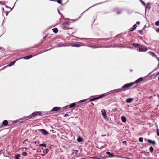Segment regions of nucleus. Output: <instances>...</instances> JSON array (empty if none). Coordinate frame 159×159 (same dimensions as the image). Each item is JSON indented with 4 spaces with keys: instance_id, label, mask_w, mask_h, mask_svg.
Returning a JSON list of instances; mask_svg holds the SVG:
<instances>
[{
    "instance_id": "obj_1",
    "label": "nucleus",
    "mask_w": 159,
    "mask_h": 159,
    "mask_svg": "<svg viewBox=\"0 0 159 159\" xmlns=\"http://www.w3.org/2000/svg\"><path fill=\"white\" fill-rule=\"evenodd\" d=\"M134 85V83H127L124 85L120 88H119L120 92L124 91L127 89V88Z\"/></svg>"
},
{
    "instance_id": "obj_2",
    "label": "nucleus",
    "mask_w": 159,
    "mask_h": 159,
    "mask_svg": "<svg viewBox=\"0 0 159 159\" xmlns=\"http://www.w3.org/2000/svg\"><path fill=\"white\" fill-rule=\"evenodd\" d=\"M41 114V112L40 111L34 112L30 115L28 116L25 117L26 118H28L29 119H31L33 118V117L37 115H39Z\"/></svg>"
},
{
    "instance_id": "obj_3",
    "label": "nucleus",
    "mask_w": 159,
    "mask_h": 159,
    "mask_svg": "<svg viewBox=\"0 0 159 159\" xmlns=\"http://www.w3.org/2000/svg\"><path fill=\"white\" fill-rule=\"evenodd\" d=\"M107 94V93H104V94H102L99 95L98 96V97H95V98L91 99H90V102H92V101H95L96 100L99 99L106 96V95Z\"/></svg>"
},
{
    "instance_id": "obj_4",
    "label": "nucleus",
    "mask_w": 159,
    "mask_h": 159,
    "mask_svg": "<svg viewBox=\"0 0 159 159\" xmlns=\"http://www.w3.org/2000/svg\"><path fill=\"white\" fill-rule=\"evenodd\" d=\"M76 104V102L75 103H73L70 104L69 105H66L63 108V109H66L68 108H71L75 107Z\"/></svg>"
},
{
    "instance_id": "obj_5",
    "label": "nucleus",
    "mask_w": 159,
    "mask_h": 159,
    "mask_svg": "<svg viewBox=\"0 0 159 159\" xmlns=\"http://www.w3.org/2000/svg\"><path fill=\"white\" fill-rule=\"evenodd\" d=\"M118 92H120L119 89H116L113 90H112L106 93H107V94L106 95V96H107V95L109 94L110 93H114Z\"/></svg>"
},
{
    "instance_id": "obj_6",
    "label": "nucleus",
    "mask_w": 159,
    "mask_h": 159,
    "mask_svg": "<svg viewBox=\"0 0 159 159\" xmlns=\"http://www.w3.org/2000/svg\"><path fill=\"white\" fill-rule=\"evenodd\" d=\"M140 23V22L139 21H137L136 23L133 25L132 27L130 28L129 29L130 31H133L137 27V24L139 25V24Z\"/></svg>"
},
{
    "instance_id": "obj_7",
    "label": "nucleus",
    "mask_w": 159,
    "mask_h": 159,
    "mask_svg": "<svg viewBox=\"0 0 159 159\" xmlns=\"http://www.w3.org/2000/svg\"><path fill=\"white\" fill-rule=\"evenodd\" d=\"M39 131L42 132V133L45 135L48 134V133L44 129H39Z\"/></svg>"
},
{
    "instance_id": "obj_8",
    "label": "nucleus",
    "mask_w": 159,
    "mask_h": 159,
    "mask_svg": "<svg viewBox=\"0 0 159 159\" xmlns=\"http://www.w3.org/2000/svg\"><path fill=\"white\" fill-rule=\"evenodd\" d=\"M101 112L102 113V116H103V117L104 119L107 118V115H106V111H105V110H104V109H102L101 110Z\"/></svg>"
},
{
    "instance_id": "obj_9",
    "label": "nucleus",
    "mask_w": 159,
    "mask_h": 159,
    "mask_svg": "<svg viewBox=\"0 0 159 159\" xmlns=\"http://www.w3.org/2000/svg\"><path fill=\"white\" fill-rule=\"evenodd\" d=\"M143 80V78L142 77H140V78H138L134 82H131L132 83H134V85L136 83H139L141 81H142Z\"/></svg>"
},
{
    "instance_id": "obj_10",
    "label": "nucleus",
    "mask_w": 159,
    "mask_h": 159,
    "mask_svg": "<svg viewBox=\"0 0 159 159\" xmlns=\"http://www.w3.org/2000/svg\"><path fill=\"white\" fill-rule=\"evenodd\" d=\"M106 153L108 155V156L106 157L107 158H112L114 157L113 154V153H110L109 152H107Z\"/></svg>"
},
{
    "instance_id": "obj_11",
    "label": "nucleus",
    "mask_w": 159,
    "mask_h": 159,
    "mask_svg": "<svg viewBox=\"0 0 159 159\" xmlns=\"http://www.w3.org/2000/svg\"><path fill=\"white\" fill-rule=\"evenodd\" d=\"M60 108L58 107H55L49 111L48 112L50 113L51 112L57 111Z\"/></svg>"
},
{
    "instance_id": "obj_12",
    "label": "nucleus",
    "mask_w": 159,
    "mask_h": 159,
    "mask_svg": "<svg viewBox=\"0 0 159 159\" xmlns=\"http://www.w3.org/2000/svg\"><path fill=\"white\" fill-rule=\"evenodd\" d=\"M145 140V141H147L148 143L150 144H152L153 145L156 144V142L155 141H152L150 139H146Z\"/></svg>"
},
{
    "instance_id": "obj_13",
    "label": "nucleus",
    "mask_w": 159,
    "mask_h": 159,
    "mask_svg": "<svg viewBox=\"0 0 159 159\" xmlns=\"http://www.w3.org/2000/svg\"><path fill=\"white\" fill-rule=\"evenodd\" d=\"M147 51V49L146 48H139L138 50V51L139 52H145Z\"/></svg>"
},
{
    "instance_id": "obj_14",
    "label": "nucleus",
    "mask_w": 159,
    "mask_h": 159,
    "mask_svg": "<svg viewBox=\"0 0 159 159\" xmlns=\"http://www.w3.org/2000/svg\"><path fill=\"white\" fill-rule=\"evenodd\" d=\"M60 16H61V17L60 18V20H61V19H62L63 18H64L65 20H66V19H67V18H64L63 15L62 14H61V13H60ZM68 20H77V19L76 18L75 19H68Z\"/></svg>"
},
{
    "instance_id": "obj_15",
    "label": "nucleus",
    "mask_w": 159,
    "mask_h": 159,
    "mask_svg": "<svg viewBox=\"0 0 159 159\" xmlns=\"http://www.w3.org/2000/svg\"><path fill=\"white\" fill-rule=\"evenodd\" d=\"M68 0H60V4L63 5L65 4L67 2Z\"/></svg>"
},
{
    "instance_id": "obj_16",
    "label": "nucleus",
    "mask_w": 159,
    "mask_h": 159,
    "mask_svg": "<svg viewBox=\"0 0 159 159\" xmlns=\"http://www.w3.org/2000/svg\"><path fill=\"white\" fill-rule=\"evenodd\" d=\"M108 0H106L105 1H104V2H100V3H97V4H96L93 5L92 6L90 7H89V8H88V9H89L90 8H91L96 6V5H99V4H102V3H104L105 2H108Z\"/></svg>"
},
{
    "instance_id": "obj_17",
    "label": "nucleus",
    "mask_w": 159,
    "mask_h": 159,
    "mask_svg": "<svg viewBox=\"0 0 159 159\" xmlns=\"http://www.w3.org/2000/svg\"><path fill=\"white\" fill-rule=\"evenodd\" d=\"M131 45L136 48H138L140 46V44L136 43H133Z\"/></svg>"
},
{
    "instance_id": "obj_18",
    "label": "nucleus",
    "mask_w": 159,
    "mask_h": 159,
    "mask_svg": "<svg viewBox=\"0 0 159 159\" xmlns=\"http://www.w3.org/2000/svg\"><path fill=\"white\" fill-rule=\"evenodd\" d=\"M133 100L132 98H129L126 100V102L127 103H131Z\"/></svg>"
},
{
    "instance_id": "obj_19",
    "label": "nucleus",
    "mask_w": 159,
    "mask_h": 159,
    "mask_svg": "<svg viewBox=\"0 0 159 159\" xmlns=\"http://www.w3.org/2000/svg\"><path fill=\"white\" fill-rule=\"evenodd\" d=\"M122 121L123 122H125L126 121V119L125 117L124 116H122L121 117Z\"/></svg>"
},
{
    "instance_id": "obj_20",
    "label": "nucleus",
    "mask_w": 159,
    "mask_h": 159,
    "mask_svg": "<svg viewBox=\"0 0 159 159\" xmlns=\"http://www.w3.org/2000/svg\"><path fill=\"white\" fill-rule=\"evenodd\" d=\"M16 61H13L11 62L8 65H7V66L8 67H10L14 65V64L15 63Z\"/></svg>"
},
{
    "instance_id": "obj_21",
    "label": "nucleus",
    "mask_w": 159,
    "mask_h": 159,
    "mask_svg": "<svg viewBox=\"0 0 159 159\" xmlns=\"http://www.w3.org/2000/svg\"><path fill=\"white\" fill-rule=\"evenodd\" d=\"M8 124V122L7 120H4L2 123V124L5 126H6Z\"/></svg>"
},
{
    "instance_id": "obj_22",
    "label": "nucleus",
    "mask_w": 159,
    "mask_h": 159,
    "mask_svg": "<svg viewBox=\"0 0 159 159\" xmlns=\"http://www.w3.org/2000/svg\"><path fill=\"white\" fill-rule=\"evenodd\" d=\"M69 22L68 21H66L65 23H64L63 24V26H65V27H67L69 25Z\"/></svg>"
},
{
    "instance_id": "obj_23",
    "label": "nucleus",
    "mask_w": 159,
    "mask_h": 159,
    "mask_svg": "<svg viewBox=\"0 0 159 159\" xmlns=\"http://www.w3.org/2000/svg\"><path fill=\"white\" fill-rule=\"evenodd\" d=\"M111 38H100L99 39V40H104L105 41H106L107 40H108L110 39Z\"/></svg>"
},
{
    "instance_id": "obj_24",
    "label": "nucleus",
    "mask_w": 159,
    "mask_h": 159,
    "mask_svg": "<svg viewBox=\"0 0 159 159\" xmlns=\"http://www.w3.org/2000/svg\"><path fill=\"white\" fill-rule=\"evenodd\" d=\"M52 30L53 31V32L55 33H56L58 32V29L57 28H54L52 29Z\"/></svg>"
},
{
    "instance_id": "obj_25",
    "label": "nucleus",
    "mask_w": 159,
    "mask_h": 159,
    "mask_svg": "<svg viewBox=\"0 0 159 159\" xmlns=\"http://www.w3.org/2000/svg\"><path fill=\"white\" fill-rule=\"evenodd\" d=\"M77 141L79 142H80L83 141L82 138L80 137H79L77 139Z\"/></svg>"
},
{
    "instance_id": "obj_26",
    "label": "nucleus",
    "mask_w": 159,
    "mask_h": 159,
    "mask_svg": "<svg viewBox=\"0 0 159 159\" xmlns=\"http://www.w3.org/2000/svg\"><path fill=\"white\" fill-rule=\"evenodd\" d=\"M85 45H82L81 46H84ZM71 47H80L81 45L76 44H73L71 45Z\"/></svg>"
},
{
    "instance_id": "obj_27",
    "label": "nucleus",
    "mask_w": 159,
    "mask_h": 159,
    "mask_svg": "<svg viewBox=\"0 0 159 159\" xmlns=\"http://www.w3.org/2000/svg\"><path fill=\"white\" fill-rule=\"evenodd\" d=\"M20 157V154H17L16 155L15 157V159H19Z\"/></svg>"
},
{
    "instance_id": "obj_28",
    "label": "nucleus",
    "mask_w": 159,
    "mask_h": 159,
    "mask_svg": "<svg viewBox=\"0 0 159 159\" xmlns=\"http://www.w3.org/2000/svg\"><path fill=\"white\" fill-rule=\"evenodd\" d=\"M145 28H146V25H145L144 27H143V28L142 30H139L138 32L139 33H140L141 34H142L143 30Z\"/></svg>"
},
{
    "instance_id": "obj_29",
    "label": "nucleus",
    "mask_w": 159,
    "mask_h": 159,
    "mask_svg": "<svg viewBox=\"0 0 159 159\" xmlns=\"http://www.w3.org/2000/svg\"><path fill=\"white\" fill-rule=\"evenodd\" d=\"M5 51V49L2 48L0 47V52H3Z\"/></svg>"
},
{
    "instance_id": "obj_30",
    "label": "nucleus",
    "mask_w": 159,
    "mask_h": 159,
    "mask_svg": "<svg viewBox=\"0 0 159 159\" xmlns=\"http://www.w3.org/2000/svg\"><path fill=\"white\" fill-rule=\"evenodd\" d=\"M86 100L85 99L81 100L79 102H77L76 103H77V104H79L80 103H81L82 102H85L86 101Z\"/></svg>"
},
{
    "instance_id": "obj_31",
    "label": "nucleus",
    "mask_w": 159,
    "mask_h": 159,
    "mask_svg": "<svg viewBox=\"0 0 159 159\" xmlns=\"http://www.w3.org/2000/svg\"><path fill=\"white\" fill-rule=\"evenodd\" d=\"M153 150H154V148L153 147H150L149 148V151L151 153H152L153 152Z\"/></svg>"
},
{
    "instance_id": "obj_32",
    "label": "nucleus",
    "mask_w": 159,
    "mask_h": 159,
    "mask_svg": "<svg viewBox=\"0 0 159 159\" xmlns=\"http://www.w3.org/2000/svg\"><path fill=\"white\" fill-rule=\"evenodd\" d=\"M29 56H26L25 57H24L23 59H29L32 57V56H30V57H28Z\"/></svg>"
},
{
    "instance_id": "obj_33",
    "label": "nucleus",
    "mask_w": 159,
    "mask_h": 159,
    "mask_svg": "<svg viewBox=\"0 0 159 159\" xmlns=\"http://www.w3.org/2000/svg\"><path fill=\"white\" fill-rule=\"evenodd\" d=\"M123 10H120L117 12V14L119 15L121 14L123 12Z\"/></svg>"
},
{
    "instance_id": "obj_34",
    "label": "nucleus",
    "mask_w": 159,
    "mask_h": 159,
    "mask_svg": "<svg viewBox=\"0 0 159 159\" xmlns=\"http://www.w3.org/2000/svg\"><path fill=\"white\" fill-rule=\"evenodd\" d=\"M150 54L152 56L155 57L156 58V57H157V55H156V54L154 53H153V52H150Z\"/></svg>"
},
{
    "instance_id": "obj_35",
    "label": "nucleus",
    "mask_w": 159,
    "mask_h": 159,
    "mask_svg": "<svg viewBox=\"0 0 159 159\" xmlns=\"http://www.w3.org/2000/svg\"><path fill=\"white\" fill-rule=\"evenodd\" d=\"M159 68V64H158V65L153 70V71H155L157 69Z\"/></svg>"
},
{
    "instance_id": "obj_36",
    "label": "nucleus",
    "mask_w": 159,
    "mask_h": 159,
    "mask_svg": "<svg viewBox=\"0 0 159 159\" xmlns=\"http://www.w3.org/2000/svg\"><path fill=\"white\" fill-rule=\"evenodd\" d=\"M138 140L140 142H143V138L142 137H140Z\"/></svg>"
},
{
    "instance_id": "obj_37",
    "label": "nucleus",
    "mask_w": 159,
    "mask_h": 159,
    "mask_svg": "<svg viewBox=\"0 0 159 159\" xmlns=\"http://www.w3.org/2000/svg\"><path fill=\"white\" fill-rule=\"evenodd\" d=\"M139 0L140 1V2H141V4H142L143 5H144V6H145L146 4H145V3L144 2H143V1L142 0Z\"/></svg>"
},
{
    "instance_id": "obj_38",
    "label": "nucleus",
    "mask_w": 159,
    "mask_h": 159,
    "mask_svg": "<svg viewBox=\"0 0 159 159\" xmlns=\"http://www.w3.org/2000/svg\"><path fill=\"white\" fill-rule=\"evenodd\" d=\"M77 38H78L79 39H77V40H82L83 39H85V40L89 39H88V38H78V37H77Z\"/></svg>"
},
{
    "instance_id": "obj_39",
    "label": "nucleus",
    "mask_w": 159,
    "mask_h": 159,
    "mask_svg": "<svg viewBox=\"0 0 159 159\" xmlns=\"http://www.w3.org/2000/svg\"><path fill=\"white\" fill-rule=\"evenodd\" d=\"M157 134L158 136H159V130L158 129H156Z\"/></svg>"
},
{
    "instance_id": "obj_40",
    "label": "nucleus",
    "mask_w": 159,
    "mask_h": 159,
    "mask_svg": "<svg viewBox=\"0 0 159 159\" xmlns=\"http://www.w3.org/2000/svg\"><path fill=\"white\" fill-rule=\"evenodd\" d=\"M155 24L157 26H159V20H157L156 21L155 23Z\"/></svg>"
},
{
    "instance_id": "obj_41",
    "label": "nucleus",
    "mask_w": 159,
    "mask_h": 159,
    "mask_svg": "<svg viewBox=\"0 0 159 159\" xmlns=\"http://www.w3.org/2000/svg\"><path fill=\"white\" fill-rule=\"evenodd\" d=\"M22 155L24 156H26L27 155V153L26 152H24L22 153Z\"/></svg>"
},
{
    "instance_id": "obj_42",
    "label": "nucleus",
    "mask_w": 159,
    "mask_h": 159,
    "mask_svg": "<svg viewBox=\"0 0 159 159\" xmlns=\"http://www.w3.org/2000/svg\"><path fill=\"white\" fill-rule=\"evenodd\" d=\"M48 152V150L47 149H46L45 150H44L43 151V153H47Z\"/></svg>"
},
{
    "instance_id": "obj_43",
    "label": "nucleus",
    "mask_w": 159,
    "mask_h": 159,
    "mask_svg": "<svg viewBox=\"0 0 159 159\" xmlns=\"http://www.w3.org/2000/svg\"><path fill=\"white\" fill-rule=\"evenodd\" d=\"M8 66H4L3 68H2V69H1L0 70H2L4 69H5Z\"/></svg>"
},
{
    "instance_id": "obj_44",
    "label": "nucleus",
    "mask_w": 159,
    "mask_h": 159,
    "mask_svg": "<svg viewBox=\"0 0 159 159\" xmlns=\"http://www.w3.org/2000/svg\"><path fill=\"white\" fill-rule=\"evenodd\" d=\"M40 146H41L44 147H46V144H40Z\"/></svg>"
},
{
    "instance_id": "obj_45",
    "label": "nucleus",
    "mask_w": 159,
    "mask_h": 159,
    "mask_svg": "<svg viewBox=\"0 0 159 159\" xmlns=\"http://www.w3.org/2000/svg\"><path fill=\"white\" fill-rule=\"evenodd\" d=\"M78 150H74L73 151V152L75 154H77L78 153Z\"/></svg>"
},
{
    "instance_id": "obj_46",
    "label": "nucleus",
    "mask_w": 159,
    "mask_h": 159,
    "mask_svg": "<svg viewBox=\"0 0 159 159\" xmlns=\"http://www.w3.org/2000/svg\"><path fill=\"white\" fill-rule=\"evenodd\" d=\"M156 32L159 33V28L157 29H156Z\"/></svg>"
},
{
    "instance_id": "obj_47",
    "label": "nucleus",
    "mask_w": 159,
    "mask_h": 159,
    "mask_svg": "<svg viewBox=\"0 0 159 159\" xmlns=\"http://www.w3.org/2000/svg\"><path fill=\"white\" fill-rule=\"evenodd\" d=\"M122 143L124 144H126L127 143V142L125 141H123Z\"/></svg>"
},
{
    "instance_id": "obj_48",
    "label": "nucleus",
    "mask_w": 159,
    "mask_h": 159,
    "mask_svg": "<svg viewBox=\"0 0 159 159\" xmlns=\"http://www.w3.org/2000/svg\"><path fill=\"white\" fill-rule=\"evenodd\" d=\"M64 117H66V116H68V114L67 113L65 114L64 115Z\"/></svg>"
},
{
    "instance_id": "obj_49",
    "label": "nucleus",
    "mask_w": 159,
    "mask_h": 159,
    "mask_svg": "<svg viewBox=\"0 0 159 159\" xmlns=\"http://www.w3.org/2000/svg\"><path fill=\"white\" fill-rule=\"evenodd\" d=\"M127 48H130V49H133V47H131V46L128 47H127Z\"/></svg>"
},
{
    "instance_id": "obj_50",
    "label": "nucleus",
    "mask_w": 159,
    "mask_h": 159,
    "mask_svg": "<svg viewBox=\"0 0 159 159\" xmlns=\"http://www.w3.org/2000/svg\"><path fill=\"white\" fill-rule=\"evenodd\" d=\"M60 46V44H57V46H55L54 47H59Z\"/></svg>"
},
{
    "instance_id": "obj_51",
    "label": "nucleus",
    "mask_w": 159,
    "mask_h": 159,
    "mask_svg": "<svg viewBox=\"0 0 159 159\" xmlns=\"http://www.w3.org/2000/svg\"><path fill=\"white\" fill-rule=\"evenodd\" d=\"M57 2L59 4H60V0H57Z\"/></svg>"
},
{
    "instance_id": "obj_52",
    "label": "nucleus",
    "mask_w": 159,
    "mask_h": 159,
    "mask_svg": "<svg viewBox=\"0 0 159 159\" xmlns=\"http://www.w3.org/2000/svg\"><path fill=\"white\" fill-rule=\"evenodd\" d=\"M106 158H107L106 157H102V159H106Z\"/></svg>"
},
{
    "instance_id": "obj_53",
    "label": "nucleus",
    "mask_w": 159,
    "mask_h": 159,
    "mask_svg": "<svg viewBox=\"0 0 159 159\" xmlns=\"http://www.w3.org/2000/svg\"><path fill=\"white\" fill-rule=\"evenodd\" d=\"M50 49L46 50L45 51H44V52H45V51H49V50H50Z\"/></svg>"
},
{
    "instance_id": "obj_54",
    "label": "nucleus",
    "mask_w": 159,
    "mask_h": 159,
    "mask_svg": "<svg viewBox=\"0 0 159 159\" xmlns=\"http://www.w3.org/2000/svg\"><path fill=\"white\" fill-rule=\"evenodd\" d=\"M8 12H7L6 13V15L7 16V14H8Z\"/></svg>"
},
{
    "instance_id": "obj_55",
    "label": "nucleus",
    "mask_w": 159,
    "mask_h": 159,
    "mask_svg": "<svg viewBox=\"0 0 159 159\" xmlns=\"http://www.w3.org/2000/svg\"><path fill=\"white\" fill-rule=\"evenodd\" d=\"M58 12L59 14H60V11L58 9Z\"/></svg>"
},
{
    "instance_id": "obj_56",
    "label": "nucleus",
    "mask_w": 159,
    "mask_h": 159,
    "mask_svg": "<svg viewBox=\"0 0 159 159\" xmlns=\"http://www.w3.org/2000/svg\"><path fill=\"white\" fill-rule=\"evenodd\" d=\"M6 7L7 8H9V7H8V6H6Z\"/></svg>"
},
{
    "instance_id": "obj_57",
    "label": "nucleus",
    "mask_w": 159,
    "mask_h": 159,
    "mask_svg": "<svg viewBox=\"0 0 159 159\" xmlns=\"http://www.w3.org/2000/svg\"><path fill=\"white\" fill-rule=\"evenodd\" d=\"M80 17H81V16H79V17H78V19H80Z\"/></svg>"
},
{
    "instance_id": "obj_58",
    "label": "nucleus",
    "mask_w": 159,
    "mask_h": 159,
    "mask_svg": "<svg viewBox=\"0 0 159 159\" xmlns=\"http://www.w3.org/2000/svg\"><path fill=\"white\" fill-rule=\"evenodd\" d=\"M30 56H32V55H29V56L28 57H30Z\"/></svg>"
},
{
    "instance_id": "obj_59",
    "label": "nucleus",
    "mask_w": 159,
    "mask_h": 159,
    "mask_svg": "<svg viewBox=\"0 0 159 159\" xmlns=\"http://www.w3.org/2000/svg\"><path fill=\"white\" fill-rule=\"evenodd\" d=\"M157 75H159V71L157 73Z\"/></svg>"
},
{
    "instance_id": "obj_60",
    "label": "nucleus",
    "mask_w": 159,
    "mask_h": 159,
    "mask_svg": "<svg viewBox=\"0 0 159 159\" xmlns=\"http://www.w3.org/2000/svg\"><path fill=\"white\" fill-rule=\"evenodd\" d=\"M96 48V47H95V46H93V48Z\"/></svg>"
},
{
    "instance_id": "obj_61",
    "label": "nucleus",
    "mask_w": 159,
    "mask_h": 159,
    "mask_svg": "<svg viewBox=\"0 0 159 159\" xmlns=\"http://www.w3.org/2000/svg\"><path fill=\"white\" fill-rule=\"evenodd\" d=\"M91 104L92 105H94V104L93 103H91Z\"/></svg>"
},
{
    "instance_id": "obj_62",
    "label": "nucleus",
    "mask_w": 159,
    "mask_h": 159,
    "mask_svg": "<svg viewBox=\"0 0 159 159\" xmlns=\"http://www.w3.org/2000/svg\"><path fill=\"white\" fill-rule=\"evenodd\" d=\"M149 3H147V5H149Z\"/></svg>"
},
{
    "instance_id": "obj_63",
    "label": "nucleus",
    "mask_w": 159,
    "mask_h": 159,
    "mask_svg": "<svg viewBox=\"0 0 159 159\" xmlns=\"http://www.w3.org/2000/svg\"><path fill=\"white\" fill-rule=\"evenodd\" d=\"M46 37V36H45L44 37V39H45Z\"/></svg>"
},
{
    "instance_id": "obj_64",
    "label": "nucleus",
    "mask_w": 159,
    "mask_h": 159,
    "mask_svg": "<svg viewBox=\"0 0 159 159\" xmlns=\"http://www.w3.org/2000/svg\"><path fill=\"white\" fill-rule=\"evenodd\" d=\"M100 159V158H97V159H94V158H93V159Z\"/></svg>"
}]
</instances>
